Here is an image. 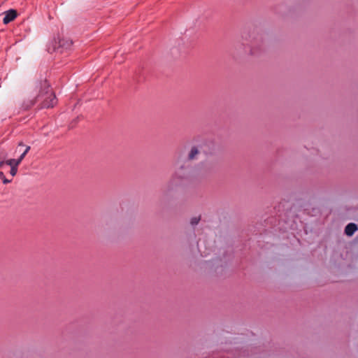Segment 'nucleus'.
Returning a JSON list of instances; mask_svg holds the SVG:
<instances>
[{"label": "nucleus", "mask_w": 358, "mask_h": 358, "mask_svg": "<svg viewBox=\"0 0 358 358\" xmlns=\"http://www.w3.org/2000/svg\"><path fill=\"white\" fill-rule=\"evenodd\" d=\"M1 179H3V182L4 184L9 183V182H10V181H11V180H10L6 179L4 176H3V178H1Z\"/></svg>", "instance_id": "10"}, {"label": "nucleus", "mask_w": 358, "mask_h": 358, "mask_svg": "<svg viewBox=\"0 0 358 358\" xmlns=\"http://www.w3.org/2000/svg\"><path fill=\"white\" fill-rule=\"evenodd\" d=\"M17 167H15V166H13L11 169H10V174L13 176H15L17 173Z\"/></svg>", "instance_id": "9"}, {"label": "nucleus", "mask_w": 358, "mask_h": 358, "mask_svg": "<svg viewBox=\"0 0 358 358\" xmlns=\"http://www.w3.org/2000/svg\"><path fill=\"white\" fill-rule=\"evenodd\" d=\"M200 218L198 217H194L191 219L190 223L192 225H196L199 223Z\"/></svg>", "instance_id": "8"}, {"label": "nucleus", "mask_w": 358, "mask_h": 358, "mask_svg": "<svg viewBox=\"0 0 358 358\" xmlns=\"http://www.w3.org/2000/svg\"><path fill=\"white\" fill-rule=\"evenodd\" d=\"M29 150H30V146H27L24 151L22 153L20 157L18 158L19 159H20V162H22L23 160V159L24 158V157L26 156L27 152L29 151Z\"/></svg>", "instance_id": "7"}, {"label": "nucleus", "mask_w": 358, "mask_h": 358, "mask_svg": "<svg viewBox=\"0 0 358 358\" xmlns=\"http://www.w3.org/2000/svg\"><path fill=\"white\" fill-rule=\"evenodd\" d=\"M21 163L20 162V159H8L6 162V164L10 166V167L12 168L13 166H15V167H17V166Z\"/></svg>", "instance_id": "6"}, {"label": "nucleus", "mask_w": 358, "mask_h": 358, "mask_svg": "<svg viewBox=\"0 0 358 358\" xmlns=\"http://www.w3.org/2000/svg\"><path fill=\"white\" fill-rule=\"evenodd\" d=\"M192 165L177 157L175 162V171L170 178L167 187L171 190L187 180L190 176Z\"/></svg>", "instance_id": "1"}, {"label": "nucleus", "mask_w": 358, "mask_h": 358, "mask_svg": "<svg viewBox=\"0 0 358 358\" xmlns=\"http://www.w3.org/2000/svg\"><path fill=\"white\" fill-rule=\"evenodd\" d=\"M201 152L196 145L190 146L187 151L186 155L180 152L178 158L182 161L186 162L187 164H191V162L199 159Z\"/></svg>", "instance_id": "3"}, {"label": "nucleus", "mask_w": 358, "mask_h": 358, "mask_svg": "<svg viewBox=\"0 0 358 358\" xmlns=\"http://www.w3.org/2000/svg\"><path fill=\"white\" fill-rule=\"evenodd\" d=\"M41 90L39 94L34 100L26 106V108H29L34 106L36 101L42 100L41 108H52L57 103V99L55 94L49 89V85L46 81L41 83Z\"/></svg>", "instance_id": "2"}, {"label": "nucleus", "mask_w": 358, "mask_h": 358, "mask_svg": "<svg viewBox=\"0 0 358 358\" xmlns=\"http://www.w3.org/2000/svg\"><path fill=\"white\" fill-rule=\"evenodd\" d=\"M3 178V173L0 171V178Z\"/></svg>", "instance_id": "11"}, {"label": "nucleus", "mask_w": 358, "mask_h": 358, "mask_svg": "<svg viewBox=\"0 0 358 358\" xmlns=\"http://www.w3.org/2000/svg\"><path fill=\"white\" fill-rule=\"evenodd\" d=\"M3 163H4L3 162H0V168H1L2 165L3 164Z\"/></svg>", "instance_id": "12"}, {"label": "nucleus", "mask_w": 358, "mask_h": 358, "mask_svg": "<svg viewBox=\"0 0 358 358\" xmlns=\"http://www.w3.org/2000/svg\"><path fill=\"white\" fill-rule=\"evenodd\" d=\"M4 13L5 17H3V22L5 24H7L11 21L14 20L17 15V11L14 9H10Z\"/></svg>", "instance_id": "4"}, {"label": "nucleus", "mask_w": 358, "mask_h": 358, "mask_svg": "<svg viewBox=\"0 0 358 358\" xmlns=\"http://www.w3.org/2000/svg\"><path fill=\"white\" fill-rule=\"evenodd\" d=\"M357 230V225L354 223H350L345 228V234L348 236H351L355 234V232Z\"/></svg>", "instance_id": "5"}]
</instances>
